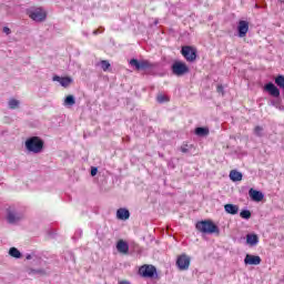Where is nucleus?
I'll list each match as a JSON object with an SVG mask.
<instances>
[{
	"mask_svg": "<svg viewBox=\"0 0 284 284\" xmlns=\"http://www.w3.org/2000/svg\"><path fill=\"white\" fill-rule=\"evenodd\" d=\"M26 261H32L29 266L26 267V274L28 276H45L48 274V263L41 258L36 252L27 253L24 255Z\"/></svg>",
	"mask_w": 284,
	"mask_h": 284,
	"instance_id": "1",
	"label": "nucleus"
},
{
	"mask_svg": "<svg viewBox=\"0 0 284 284\" xmlns=\"http://www.w3.org/2000/svg\"><path fill=\"white\" fill-rule=\"evenodd\" d=\"M26 219V209L20 204H9L4 209V220L9 225H19Z\"/></svg>",
	"mask_w": 284,
	"mask_h": 284,
	"instance_id": "2",
	"label": "nucleus"
},
{
	"mask_svg": "<svg viewBox=\"0 0 284 284\" xmlns=\"http://www.w3.org/2000/svg\"><path fill=\"white\" fill-rule=\"evenodd\" d=\"M44 142L39 136L28 138L24 148L29 154H41L43 152Z\"/></svg>",
	"mask_w": 284,
	"mask_h": 284,
	"instance_id": "3",
	"label": "nucleus"
},
{
	"mask_svg": "<svg viewBox=\"0 0 284 284\" xmlns=\"http://www.w3.org/2000/svg\"><path fill=\"white\" fill-rule=\"evenodd\" d=\"M195 227L202 234H219L220 230L212 220L200 221L195 224Z\"/></svg>",
	"mask_w": 284,
	"mask_h": 284,
	"instance_id": "4",
	"label": "nucleus"
},
{
	"mask_svg": "<svg viewBox=\"0 0 284 284\" xmlns=\"http://www.w3.org/2000/svg\"><path fill=\"white\" fill-rule=\"evenodd\" d=\"M171 70L175 77H183L190 72V68L185 62L176 61L172 64Z\"/></svg>",
	"mask_w": 284,
	"mask_h": 284,
	"instance_id": "5",
	"label": "nucleus"
},
{
	"mask_svg": "<svg viewBox=\"0 0 284 284\" xmlns=\"http://www.w3.org/2000/svg\"><path fill=\"white\" fill-rule=\"evenodd\" d=\"M181 54L184 57L186 61H189V63L196 61V48L194 47H182Z\"/></svg>",
	"mask_w": 284,
	"mask_h": 284,
	"instance_id": "6",
	"label": "nucleus"
},
{
	"mask_svg": "<svg viewBox=\"0 0 284 284\" xmlns=\"http://www.w3.org/2000/svg\"><path fill=\"white\" fill-rule=\"evenodd\" d=\"M29 17L32 19V21L41 22L45 21L48 13L41 8H36L29 11Z\"/></svg>",
	"mask_w": 284,
	"mask_h": 284,
	"instance_id": "7",
	"label": "nucleus"
},
{
	"mask_svg": "<svg viewBox=\"0 0 284 284\" xmlns=\"http://www.w3.org/2000/svg\"><path fill=\"white\" fill-rule=\"evenodd\" d=\"M130 65H133L135 70H150L154 68V64L150 63L148 60H136V59H131L130 60Z\"/></svg>",
	"mask_w": 284,
	"mask_h": 284,
	"instance_id": "8",
	"label": "nucleus"
},
{
	"mask_svg": "<svg viewBox=\"0 0 284 284\" xmlns=\"http://www.w3.org/2000/svg\"><path fill=\"white\" fill-rule=\"evenodd\" d=\"M139 273L144 278H154V275L156 274V267L154 265H143L140 267Z\"/></svg>",
	"mask_w": 284,
	"mask_h": 284,
	"instance_id": "9",
	"label": "nucleus"
},
{
	"mask_svg": "<svg viewBox=\"0 0 284 284\" xmlns=\"http://www.w3.org/2000/svg\"><path fill=\"white\" fill-rule=\"evenodd\" d=\"M190 261L191 258L186 254L180 255L176 260V265L179 270H181L182 272L185 270H190Z\"/></svg>",
	"mask_w": 284,
	"mask_h": 284,
	"instance_id": "10",
	"label": "nucleus"
},
{
	"mask_svg": "<svg viewBox=\"0 0 284 284\" xmlns=\"http://www.w3.org/2000/svg\"><path fill=\"white\" fill-rule=\"evenodd\" d=\"M250 30V23L245 20H241L237 26L239 37L243 39Z\"/></svg>",
	"mask_w": 284,
	"mask_h": 284,
	"instance_id": "11",
	"label": "nucleus"
},
{
	"mask_svg": "<svg viewBox=\"0 0 284 284\" xmlns=\"http://www.w3.org/2000/svg\"><path fill=\"white\" fill-rule=\"evenodd\" d=\"M264 90L266 92H268V94H271V97H275V98H278L281 97V91L278 90V88L272 83V82H268L265 84L264 87Z\"/></svg>",
	"mask_w": 284,
	"mask_h": 284,
	"instance_id": "12",
	"label": "nucleus"
},
{
	"mask_svg": "<svg viewBox=\"0 0 284 284\" xmlns=\"http://www.w3.org/2000/svg\"><path fill=\"white\" fill-rule=\"evenodd\" d=\"M248 196L252 199V201H255L256 203H261V201L265 199V195L263 194V192L254 189H250Z\"/></svg>",
	"mask_w": 284,
	"mask_h": 284,
	"instance_id": "13",
	"label": "nucleus"
},
{
	"mask_svg": "<svg viewBox=\"0 0 284 284\" xmlns=\"http://www.w3.org/2000/svg\"><path fill=\"white\" fill-rule=\"evenodd\" d=\"M244 263L245 265H261V256L246 254Z\"/></svg>",
	"mask_w": 284,
	"mask_h": 284,
	"instance_id": "14",
	"label": "nucleus"
},
{
	"mask_svg": "<svg viewBox=\"0 0 284 284\" xmlns=\"http://www.w3.org/2000/svg\"><path fill=\"white\" fill-rule=\"evenodd\" d=\"M52 81L60 83V85H62V88H68L70 85V83H72V79L70 77L63 78V77L54 75L52 78Z\"/></svg>",
	"mask_w": 284,
	"mask_h": 284,
	"instance_id": "15",
	"label": "nucleus"
},
{
	"mask_svg": "<svg viewBox=\"0 0 284 284\" xmlns=\"http://www.w3.org/2000/svg\"><path fill=\"white\" fill-rule=\"evenodd\" d=\"M116 250L120 254H128L130 252V245H128V242L120 240L116 244Z\"/></svg>",
	"mask_w": 284,
	"mask_h": 284,
	"instance_id": "16",
	"label": "nucleus"
},
{
	"mask_svg": "<svg viewBox=\"0 0 284 284\" xmlns=\"http://www.w3.org/2000/svg\"><path fill=\"white\" fill-rule=\"evenodd\" d=\"M116 219L120 221H128V219H130V211L128 209H119L116 211Z\"/></svg>",
	"mask_w": 284,
	"mask_h": 284,
	"instance_id": "17",
	"label": "nucleus"
},
{
	"mask_svg": "<svg viewBox=\"0 0 284 284\" xmlns=\"http://www.w3.org/2000/svg\"><path fill=\"white\" fill-rule=\"evenodd\" d=\"M246 244L251 247L258 245V235L256 234H247L246 235Z\"/></svg>",
	"mask_w": 284,
	"mask_h": 284,
	"instance_id": "18",
	"label": "nucleus"
},
{
	"mask_svg": "<svg viewBox=\"0 0 284 284\" xmlns=\"http://www.w3.org/2000/svg\"><path fill=\"white\" fill-rule=\"evenodd\" d=\"M9 256H11V258H23V254L21 253V251H19V248L12 246L9 248V252H8Z\"/></svg>",
	"mask_w": 284,
	"mask_h": 284,
	"instance_id": "19",
	"label": "nucleus"
},
{
	"mask_svg": "<svg viewBox=\"0 0 284 284\" xmlns=\"http://www.w3.org/2000/svg\"><path fill=\"white\" fill-rule=\"evenodd\" d=\"M224 210L226 214H232V215L239 214V205L236 204H225Z\"/></svg>",
	"mask_w": 284,
	"mask_h": 284,
	"instance_id": "20",
	"label": "nucleus"
},
{
	"mask_svg": "<svg viewBox=\"0 0 284 284\" xmlns=\"http://www.w3.org/2000/svg\"><path fill=\"white\" fill-rule=\"evenodd\" d=\"M230 179H231V181H234V182L243 181V173H241V172H239L236 170H232L230 172Z\"/></svg>",
	"mask_w": 284,
	"mask_h": 284,
	"instance_id": "21",
	"label": "nucleus"
},
{
	"mask_svg": "<svg viewBox=\"0 0 284 284\" xmlns=\"http://www.w3.org/2000/svg\"><path fill=\"white\" fill-rule=\"evenodd\" d=\"M196 136H207L210 134V129L199 126L195 129Z\"/></svg>",
	"mask_w": 284,
	"mask_h": 284,
	"instance_id": "22",
	"label": "nucleus"
},
{
	"mask_svg": "<svg viewBox=\"0 0 284 284\" xmlns=\"http://www.w3.org/2000/svg\"><path fill=\"white\" fill-rule=\"evenodd\" d=\"M8 105L10 108V110H17V108H19V105H21V102H19V100H17V99H10L8 102Z\"/></svg>",
	"mask_w": 284,
	"mask_h": 284,
	"instance_id": "23",
	"label": "nucleus"
},
{
	"mask_svg": "<svg viewBox=\"0 0 284 284\" xmlns=\"http://www.w3.org/2000/svg\"><path fill=\"white\" fill-rule=\"evenodd\" d=\"M100 65H101V69L103 70V72H108V70H110V68H111L110 61H108V60H102L100 62Z\"/></svg>",
	"mask_w": 284,
	"mask_h": 284,
	"instance_id": "24",
	"label": "nucleus"
},
{
	"mask_svg": "<svg viewBox=\"0 0 284 284\" xmlns=\"http://www.w3.org/2000/svg\"><path fill=\"white\" fill-rule=\"evenodd\" d=\"M240 216L241 219L248 221V219H252V212H250V210H243L241 211Z\"/></svg>",
	"mask_w": 284,
	"mask_h": 284,
	"instance_id": "25",
	"label": "nucleus"
},
{
	"mask_svg": "<svg viewBox=\"0 0 284 284\" xmlns=\"http://www.w3.org/2000/svg\"><path fill=\"white\" fill-rule=\"evenodd\" d=\"M156 101L158 103H168V101H170V98H168L166 95L160 94L156 97Z\"/></svg>",
	"mask_w": 284,
	"mask_h": 284,
	"instance_id": "26",
	"label": "nucleus"
},
{
	"mask_svg": "<svg viewBox=\"0 0 284 284\" xmlns=\"http://www.w3.org/2000/svg\"><path fill=\"white\" fill-rule=\"evenodd\" d=\"M63 105H64L65 108H72V95H68V97L64 99Z\"/></svg>",
	"mask_w": 284,
	"mask_h": 284,
	"instance_id": "27",
	"label": "nucleus"
},
{
	"mask_svg": "<svg viewBox=\"0 0 284 284\" xmlns=\"http://www.w3.org/2000/svg\"><path fill=\"white\" fill-rule=\"evenodd\" d=\"M254 135L255 136H263V126H260V125L255 126L254 128Z\"/></svg>",
	"mask_w": 284,
	"mask_h": 284,
	"instance_id": "28",
	"label": "nucleus"
},
{
	"mask_svg": "<svg viewBox=\"0 0 284 284\" xmlns=\"http://www.w3.org/2000/svg\"><path fill=\"white\" fill-rule=\"evenodd\" d=\"M98 173H99V169L97 166H92L91 168V176H97Z\"/></svg>",
	"mask_w": 284,
	"mask_h": 284,
	"instance_id": "29",
	"label": "nucleus"
},
{
	"mask_svg": "<svg viewBox=\"0 0 284 284\" xmlns=\"http://www.w3.org/2000/svg\"><path fill=\"white\" fill-rule=\"evenodd\" d=\"M216 91L219 92V94H224V88H223V84L217 85Z\"/></svg>",
	"mask_w": 284,
	"mask_h": 284,
	"instance_id": "30",
	"label": "nucleus"
},
{
	"mask_svg": "<svg viewBox=\"0 0 284 284\" xmlns=\"http://www.w3.org/2000/svg\"><path fill=\"white\" fill-rule=\"evenodd\" d=\"M181 152H183V154H187V152H190V149H187V145L181 146Z\"/></svg>",
	"mask_w": 284,
	"mask_h": 284,
	"instance_id": "31",
	"label": "nucleus"
},
{
	"mask_svg": "<svg viewBox=\"0 0 284 284\" xmlns=\"http://www.w3.org/2000/svg\"><path fill=\"white\" fill-rule=\"evenodd\" d=\"M3 32H4V34H10L12 31L10 30V28L4 27Z\"/></svg>",
	"mask_w": 284,
	"mask_h": 284,
	"instance_id": "32",
	"label": "nucleus"
},
{
	"mask_svg": "<svg viewBox=\"0 0 284 284\" xmlns=\"http://www.w3.org/2000/svg\"><path fill=\"white\" fill-rule=\"evenodd\" d=\"M119 284H130L128 281H120Z\"/></svg>",
	"mask_w": 284,
	"mask_h": 284,
	"instance_id": "33",
	"label": "nucleus"
},
{
	"mask_svg": "<svg viewBox=\"0 0 284 284\" xmlns=\"http://www.w3.org/2000/svg\"><path fill=\"white\" fill-rule=\"evenodd\" d=\"M100 32H103V31L94 30L93 34H99Z\"/></svg>",
	"mask_w": 284,
	"mask_h": 284,
	"instance_id": "34",
	"label": "nucleus"
},
{
	"mask_svg": "<svg viewBox=\"0 0 284 284\" xmlns=\"http://www.w3.org/2000/svg\"><path fill=\"white\" fill-rule=\"evenodd\" d=\"M74 103H75V102H74V98H72V105H74Z\"/></svg>",
	"mask_w": 284,
	"mask_h": 284,
	"instance_id": "35",
	"label": "nucleus"
},
{
	"mask_svg": "<svg viewBox=\"0 0 284 284\" xmlns=\"http://www.w3.org/2000/svg\"><path fill=\"white\" fill-rule=\"evenodd\" d=\"M280 1V3H284V0H278Z\"/></svg>",
	"mask_w": 284,
	"mask_h": 284,
	"instance_id": "36",
	"label": "nucleus"
}]
</instances>
